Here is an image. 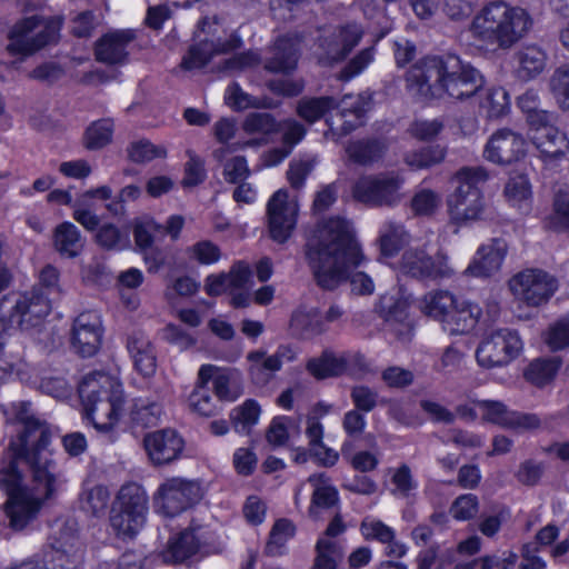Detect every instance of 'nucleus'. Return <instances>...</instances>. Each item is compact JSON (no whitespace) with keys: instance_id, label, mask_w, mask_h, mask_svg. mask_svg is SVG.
<instances>
[{"instance_id":"1","label":"nucleus","mask_w":569,"mask_h":569,"mask_svg":"<svg viewBox=\"0 0 569 569\" xmlns=\"http://www.w3.org/2000/svg\"><path fill=\"white\" fill-rule=\"evenodd\" d=\"M16 418L22 429L10 439L0 459V489L8 497L10 526L22 530L57 491L61 473L48 450V423L34 417L26 402L18 405Z\"/></svg>"},{"instance_id":"2","label":"nucleus","mask_w":569,"mask_h":569,"mask_svg":"<svg viewBox=\"0 0 569 569\" xmlns=\"http://www.w3.org/2000/svg\"><path fill=\"white\" fill-rule=\"evenodd\" d=\"M305 258L319 287L333 290L347 279L352 292L371 295L370 276L353 271L366 262L362 249L349 221L331 217L320 221L305 244Z\"/></svg>"},{"instance_id":"3","label":"nucleus","mask_w":569,"mask_h":569,"mask_svg":"<svg viewBox=\"0 0 569 569\" xmlns=\"http://www.w3.org/2000/svg\"><path fill=\"white\" fill-rule=\"evenodd\" d=\"M409 90L421 98L453 100L472 97L482 86V77L456 54L430 57L415 64L407 74Z\"/></svg>"},{"instance_id":"4","label":"nucleus","mask_w":569,"mask_h":569,"mask_svg":"<svg viewBox=\"0 0 569 569\" xmlns=\"http://www.w3.org/2000/svg\"><path fill=\"white\" fill-rule=\"evenodd\" d=\"M532 26L533 19L525 8L495 0L475 16L470 32L473 40L489 51L509 50Z\"/></svg>"},{"instance_id":"5","label":"nucleus","mask_w":569,"mask_h":569,"mask_svg":"<svg viewBox=\"0 0 569 569\" xmlns=\"http://www.w3.org/2000/svg\"><path fill=\"white\" fill-rule=\"evenodd\" d=\"M62 19L33 14L16 21L7 32L6 51L21 59L32 57L60 38Z\"/></svg>"},{"instance_id":"6","label":"nucleus","mask_w":569,"mask_h":569,"mask_svg":"<svg viewBox=\"0 0 569 569\" xmlns=\"http://www.w3.org/2000/svg\"><path fill=\"white\" fill-rule=\"evenodd\" d=\"M487 179L488 173L482 167H465L455 174L458 186L447 198L448 213L453 222L466 224L481 218L485 203L478 184Z\"/></svg>"},{"instance_id":"7","label":"nucleus","mask_w":569,"mask_h":569,"mask_svg":"<svg viewBox=\"0 0 569 569\" xmlns=\"http://www.w3.org/2000/svg\"><path fill=\"white\" fill-rule=\"evenodd\" d=\"M203 497L201 483L181 477L166 479L153 496L154 509L163 517H176L198 503Z\"/></svg>"},{"instance_id":"8","label":"nucleus","mask_w":569,"mask_h":569,"mask_svg":"<svg viewBox=\"0 0 569 569\" xmlns=\"http://www.w3.org/2000/svg\"><path fill=\"white\" fill-rule=\"evenodd\" d=\"M508 286L516 300L539 307L550 300L559 283L555 276L543 269L527 268L512 276Z\"/></svg>"},{"instance_id":"9","label":"nucleus","mask_w":569,"mask_h":569,"mask_svg":"<svg viewBox=\"0 0 569 569\" xmlns=\"http://www.w3.org/2000/svg\"><path fill=\"white\" fill-rule=\"evenodd\" d=\"M403 179L395 172L361 177L353 187V197L372 207L396 206L401 200Z\"/></svg>"},{"instance_id":"10","label":"nucleus","mask_w":569,"mask_h":569,"mask_svg":"<svg viewBox=\"0 0 569 569\" xmlns=\"http://www.w3.org/2000/svg\"><path fill=\"white\" fill-rule=\"evenodd\" d=\"M400 270L417 279H447L455 274L445 250L430 254L425 247L407 249L401 257Z\"/></svg>"},{"instance_id":"11","label":"nucleus","mask_w":569,"mask_h":569,"mask_svg":"<svg viewBox=\"0 0 569 569\" xmlns=\"http://www.w3.org/2000/svg\"><path fill=\"white\" fill-rule=\"evenodd\" d=\"M522 349V341L517 332L499 329L486 336L476 350V359L483 368L508 365Z\"/></svg>"},{"instance_id":"12","label":"nucleus","mask_w":569,"mask_h":569,"mask_svg":"<svg viewBox=\"0 0 569 569\" xmlns=\"http://www.w3.org/2000/svg\"><path fill=\"white\" fill-rule=\"evenodd\" d=\"M363 30L358 23L338 26L325 32L318 40L319 63L331 66L342 61L359 44Z\"/></svg>"},{"instance_id":"13","label":"nucleus","mask_w":569,"mask_h":569,"mask_svg":"<svg viewBox=\"0 0 569 569\" xmlns=\"http://www.w3.org/2000/svg\"><path fill=\"white\" fill-rule=\"evenodd\" d=\"M213 541V532L206 527L190 526L171 537L159 557L164 563H181L199 552H208Z\"/></svg>"},{"instance_id":"14","label":"nucleus","mask_w":569,"mask_h":569,"mask_svg":"<svg viewBox=\"0 0 569 569\" xmlns=\"http://www.w3.org/2000/svg\"><path fill=\"white\" fill-rule=\"evenodd\" d=\"M299 212L298 202L290 199L288 191H276L267 203L268 227L271 238L279 242H286L292 234Z\"/></svg>"},{"instance_id":"15","label":"nucleus","mask_w":569,"mask_h":569,"mask_svg":"<svg viewBox=\"0 0 569 569\" xmlns=\"http://www.w3.org/2000/svg\"><path fill=\"white\" fill-rule=\"evenodd\" d=\"M51 310L48 293L40 288H33L17 296L8 321L22 330L37 327Z\"/></svg>"},{"instance_id":"16","label":"nucleus","mask_w":569,"mask_h":569,"mask_svg":"<svg viewBox=\"0 0 569 569\" xmlns=\"http://www.w3.org/2000/svg\"><path fill=\"white\" fill-rule=\"evenodd\" d=\"M103 328L100 315L96 311L80 313L71 330V346L81 357H92L102 342Z\"/></svg>"},{"instance_id":"17","label":"nucleus","mask_w":569,"mask_h":569,"mask_svg":"<svg viewBox=\"0 0 569 569\" xmlns=\"http://www.w3.org/2000/svg\"><path fill=\"white\" fill-rule=\"evenodd\" d=\"M556 120L557 116L553 113L547 121L530 128L532 142L545 162L560 160L569 152V138L555 126Z\"/></svg>"},{"instance_id":"18","label":"nucleus","mask_w":569,"mask_h":569,"mask_svg":"<svg viewBox=\"0 0 569 569\" xmlns=\"http://www.w3.org/2000/svg\"><path fill=\"white\" fill-rule=\"evenodd\" d=\"M77 532V523L73 520L63 522L53 531L51 547L54 550L53 559L59 567L68 563V569H76L82 563L84 549Z\"/></svg>"},{"instance_id":"19","label":"nucleus","mask_w":569,"mask_h":569,"mask_svg":"<svg viewBox=\"0 0 569 569\" xmlns=\"http://www.w3.org/2000/svg\"><path fill=\"white\" fill-rule=\"evenodd\" d=\"M136 38V31L132 29L107 32L96 42V59L110 66L126 64L129 61L130 47Z\"/></svg>"},{"instance_id":"20","label":"nucleus","mask_w":569,"mask_h":569,"mask_svg":"<svg viewBox=\"0 0 569 569\" xmlns=\"http://www.w3.org/2000/svg\"><path fill=\"white\" fill-rule=\"evenodd\" d=\"M84 416L100 432H109L118 422L122 405V390H113L103 397L82 402Z\"/></svg>"},{"instance_id":"21","label":"nucleus","mask_w":569,"mask_h":569,"mask_svg":"<svg viewBox=\"0 0 569 569\" xmlns=\"http://www.w3.org/2000/svg\"><path fill=\"white\" fill-rule=\"evenodd\" d=\"M526 153V140L517 132L500 129L489 138L483 156L497 164H509L519 160Z\"/></svg>"},{"instance_id":"22","label":"nucleus","mask_w":569,"mask_h":569,"mask_svg":"<svg viewBox=\"0 0 569 569\" xmlns=\"http://www.w3.org/2000/svg\"><path fill=\"white\" fill-rule=\"evenodd\" d=\"M507 252L508 244L503 239H491L477 249L463 273L476 278L491 277L501 269Z\"/></svg>"},{"instance_id":"23","label":"nucleus","mask_w":569,"mask_h":569,"mask_svg":"<svg viewBox=\"0 0 569 569\" xmlns=\"http://www.w3.org/2000/svg\"><path fill=\"white\" fill-rule=\"evenodd\" d=\"M144 448L154 465H167L178 459L183 449V440L171 429L148 433Z\"/></svg>"},{"instance_id":"24","label":"nucleus","mask_w":569,"mask_h":569,"mask_svg":"<svg viewBox=\"0 0 569 569\" xmlns=\"http://www.w3.org/2000/svg\"><path fill=\"white\" fill-rule=\"evenodd\" d=\"M242 46L240 36H233L227 42L198 41L190 46L183 56L180 67L183 70H196L203 68L214 56L229 53Z\"/></svg>"},{"instance_id":"25","label":"nucleus","mask_w":569,"mask_h":569,"mask_svg":"<svg viewBox=\"0 0 569 569\" xmlns=\"http://www.w3.org/2000/svg\"><path fill=\"white\" fill-rule=\"evenodd\" d=\"M307 481L313 489L308 515L318 520L321 511L331 509L339 502V493L331 479L323 472L311 475Z\"/></svg>"},{"instance_id":"26","label":"nucleus","mask_w":569,"mask_h":569,"mask_svg":"<svg viewBox=\"0 0 569 569\" xmlns=\"http://www.w3.org/2000/svg\"><path fill=\"white\" fill-rule=\"evenodd\" d=\"M299 59L298 42L291 38L277 39L264 60V69L274 73H290L297 68Z\"/></svg>"},{"instance_id":"27","label":"nucleus","mask_w":569,"mask_h":569,"mask_svg":"<svg viewBox=\"0 0 569 569\" xmlns=\"http://www.w3.org/2000/svg\"><path fill=\"white\" fill-rule=\"evenodd\" d=\"M250 276V267L239 261L227 273L222 272L207 277L206 291L210 296H220L228 291L241 289L248 282Z\"/></svg>"},{"instance_id":"28","label":"nucleus","mask_w":569,"mask_h":569,"mask_svg":"<svg viewBox=\"0 0 569 569\" xmlns=\"http://www.w3.org/2000/svg\"><path fill=\"white\" fill-rule=\"evenodd\" d=\"M409 296L398 290L380 297L377 306L378 312L389 326L400 325L405 331L410 330L408 320Z\"/></svg>"},{"instance_id":"29","label":"nucleus","mask_w":569,"mask_h":569,"mask_svg":"<svg viewBox=\"0 0 569 569\" xmlns=\"http://www.w3.org/2000/svg\"><path fill=\"white\" fill-rule=\"evenodd\" d=\"M448 318H445L442 328L449 335H467L478 323L481 310L477 305L459 300L452 308Z\"/></svg>"},{"instance_id":"30","label":"nucleus","mask_w":569,"mask_h":569,"mask_svg":"<svg viewBox=\"0 0 569 569\" xmlns=\"http://www.w3.org/2000/svg\"><path fill=\"white\" fill-rule=\"evenodd\" d=\"M127 348L136 369L144 377L156 371L157 358L153 346L142 332H134L128 338Z\"/></svg>"},{"instance_id":"31","label":"nucleus","mask_w":569,"mask_h":569,"mask_svg":"<svg viewBox=\"0 0 569 569\" xmlns=\"http://www.w3.org/2000/svg\"><path fill=\"white\" fill-rule=\"evenodd\" d=\"M561 365V358L558 356L536 358L525 368L523 378L537 388H545L555 380Z\"/></svg>"},{"instance_id":"32","label":"nucleus","mask_w":569,"mask_h":569,"mask_svg":"<svg viewBox=\"0 0 569 569\" xmlns=\"http://www.w3.org/2000/svg\"><path fill=\"white\" fill-rule=\"evenodd\" d=\"M517 77L529 81L538 77L546 68L547 53L538 46L530 44L522 47L516 53Z\"/></svg>"},{"instance_id":"33","label":"nucleus","mask_w":569,"mask_h":569,"mask_svg":"<svg viewBox=\"0 0 569 569\" xmlns=\"http://www.w3.org/2000/svg\"><path fill=\"white\" fill-rule=\"evenodd\" d=\"M232 151L231 147L226 146L216 149L212 154L222 164V176L226 182L237 184L246 181L250 177L251 170L244 156L227 158V154Z\"/></svg>"},{"instance_id":"34","label":"nucleus","mask_w":569,"mask_h":569,"mask_svg":"<svg viewBox=\"0 0 569 569\" xmlns=\"http://www.w3.org/2000/svg\"><path fill=\"white\" fill-rule=\"evenodd\" d=\"M458 299L453 293L448 290H433L426 293L420 301L421 311L441 322L448 318L450 311L457 306Z\"/></svg>"},{"instance_id":"35","label":"nucleus","mask_w":569,"mask_h":569,"mask_svg":"<svg viewBox=\"0 0 569 569\" xmlns=\"http://www.w3.org/2000/svg\"><path fill=\"white\" fill-rule=\"evenodd\" d=\"M306 436L309 440L310 453L325 467H332L338 461L339 455L333 449L327 448L323 442V426L315 417L307 419Z\"/></svg>"},{"instance_id":"36","label":"nucleus","mask_w":569,"mask_h":569,"mask_svg":"<svg viewBox=\"0 0 569 569\" xmlns=\"http://www.w3.org/2000/svg\"><path fill=\"white\" fill-rule=\"evenodd\" d=\"M80 230L71 222L58 224L53 231V247L63 257L76 258L83 249Z\"/></svg>"},{"instance_id":"37","label":"nucleus","mask_w":569,"mask_h":569,"mask_svg":"<svg viewBox=\"0 0 569 569\" xmlns=\"http://www.w3.org/2000/svg\"><path fill=\"white\" fill-rule=\"evenodd\" d=\"M120 383L111 376L96 371L83 377L79 385V397L81 402L103 397L113 390H120Z\"/></svg>"},{"instance_id":"38","label":"nucleus","mask_w":569,"mask_h":569,"mask_svg":"<svg viewBox=\"0 0 569 569\" xmlns=\"http://www.w3.org/2000/svg\"><path fill=\"white\" fill-rule=\"evenodd\" d=\"M114 508L129 511L136 517L146 519L148 513V496L138 483L131 482L121 487Z\"/></svg>"},{"instance_id":"39","label":"nucleus","mask_w":569,"mask_h":569,"mask_svg":"<svg viewBox=\"0 0 569 569\" xmlns=\"http://www.w3.org/2000/svg\"><path fill=\"white\" fill-rule=\"evenodd\" d=\"M368 106L369 100L362 94H347L339 103L336 102V107L339 108L340 116L343 119V133H349L361 124V119L365 116Z\"/></svg>"},{"instance_id":"40","label":"nucleus","mask_w":569,"mask_h":569,"mask_svg":"<svg viewBox=\"0 0 569 569\" xmlns=\"http://www.w3.org/2000/svg\"><path fill=\"white\" fill-rule=\"evenodd\" d=\"M249 361V375L256 385L268 383L273 375L281 369L279 361L273 355L268 356L264 351L256 350L247 355Z\"/></svg>"},{"instance_id":"41","label":"nucleus","mask_w":569,"mask_h":569,"mask_svg":"<svg viewBox=\"0 0 569 569\" xmlns=\"http://www.w3.org/2000/svg\"><path fill=\"white\" fill-rule=\"evenodd\" d=\"M347 360L342 355L325 351L320 357L308 361L307 370L317 379L340 376L347 372Z\"/></svg>"},{"instance_id":"42","label":"nucleus","mask_w":569,"mask_h":569,"mask_svg":"<svg viewBox=\"0 0 569 569\" xmlns=\"http://www.w3.org/2000/svg\"><path fill=\"white\" fill-rule=\"evenodd\" d=\"M408 240L409 236L401 223L388 221L380 228L379 246L386 257L397 254Z\"/></svg>"},{"instance_id":"43","label":"nucleus","mask_w":569,"mask_h":569,"mask_svg":"<svg viewBox=\"0 0 569 569\" xmlns=\"http://www.w3.org/2000/svg\"><path fill=\"white\" fill-rule=\"evenodd\" d=\"M291 329L301 338L308 339L326 331V325L320 313L312 309L296 311L290 321Z\"/></svg>"},{"instance_id":"44","label":"nucleus","mask_w":569,"mask_h":569,"mask_svg":"<svg viewBox=\"0 0 569 569\" xmlns=\"http://www.w3.org/2000/svg\"><path fill=\"white\" fill-rule=\"evenodd\" d=\"M316 552L312 569H337L345 549L338 540L319 538L316 543Z\"/></svg>"},{"instance_id":"45","label":"nucleus","mask_w":569,"mask_h":569,"mask_svg":"<svg viewBox=\"0 0 569 569\" xmlns=\"http://www.w3.org/2000/svg\"><path fill=\"white\" fill-rule=\"evenodd\" d=\"M163 413V405L159 399L139 398L131 412L132 420L141 427L156 426Z\"/></svg>"},{"instance_id":"46","label":"nucleus","mask_w":569,"mask_h":569,"mask_svg":"<svg viewBox=\"0 0 569 569\" xmlns=\"http://www.w3.org/2000/svg\"><path fill=\"white\" fill-rule=\"evenodd\" d=\"M385 144L378 140H360L350 142L346 152L350 160L359 164H368L381 158Z\"/></svg>"},{"instance_id":"47","label":"nucleus","mask_w":569,"mask_h":569,"mask_svg":"<svg viewBox=\"0 0 569 569\" xmlns=\"http://www.w3.org/2000/svg\"><path fill=\"white\" fill-rule=\"evenodd\" d=\"M113 127L111 119H100L92 122L84 131L83 146L88 150L104 148L112 140Z\"/></svg>"},{"instance_id":"48","label":"nucleus","mask_w":569,"mask_h":569,"mask_svg":"<svg viewBox=\"0 0 569 569\" xmlns=\"http://www.w3.org/2000/svg\"><path fill=\"white\" fill-rule=\"evenodd\" d=\"M335 107L332 97L303 98L297 104V113L305 121L315 123Z\"/></svg>"},{"instance_id":"49","label":"nucleus","mask_w":569,"mask_h":569,"mask_svg":"<svg viewBox=\"0 0 569 569\" xmlns=\"http://www.w3.org/2000/svg\"><path fill=\"white\" fill-rule=\"evenodd\" d=\"M242 130L250 136H269L279 132V122L268 112H250L246 116Z\"/></svg>"},{"instance_id":"50","label":"nucleus","mask_w":569,"mask_h":569,"mask_svg":"<svg viewBox=\"0 0 569 569\" xmlns=\"http://www.w3.org/2000/svg\"><path fill=\"white\" fill-rule=\"evenodd\" d=\"M295 532L296 527L290 520H278L270 531L269 540L266 546L267 555L272 557L282 555L286 543L295 536Z\"/></svg>"},{"instance_id":"51","label":"nucleus","mask_w":569,"mask_h":569,"mask_svg":"<svg viewBox=\"0 0 569 569\" xmlns=\"http://www.w3.org/2000/svg\"><path fill=\"white\" fill-rule=\"evenodd\" d=\"M146 519L136 517V515L121 510L112 509L110 525L119 537L132 538L143 527Z\"/></svg>"},{"instance_id":"52","label":"nucleus","mask_w":569,"mask_h":569,"mask_svg":"<svg viewBox=\"0 0 569 569\" xmlns=\"http://www.w3.org/2000/svg\"><path fill=\"white\" fill-rule=\"evenodd\" d=\"M539 94L535 90H527L518 98V107L527 114V122L529 127L541 124L553 114L552 112L539 108Z\"/></svg>"},{"instance_id":"53","label":"nucleus","mask_w":569,"mask_h":569,"mask_svg":"<svg viewBox=\"0 0 569 569\" xmlns=\"http://www.w3.org/2000/svg\"><path fill=\"white\" fill-rule=\"evenodd\" d=\"M549 89L562 110H569V64L557 68L550 79Z\"/></svg>"},{"instance_id":"54","label":"nucleus","mask_w":569,"mask_h":569,"mask_svg":"<svg viewBox=\"0 0 569 569\" xmlns=\"http://www.w3.org/2000/svg\"><path fill=\"white\" fill-rule=\"evenodd\" d=\"M509 94L501 87L488 89L480 104L489 118L505 116L509 110Z\"/></svg>"},{"instance_id":"55","label":"nucleus","mask_w":569,"mask_h":569,"mask_svg":"<svg viewBox=\"0 0 569 569\" xmlns=\"http://www.w3.org/2000/svg\"><path fill=\"white\" fill-rule=\"evenodd\" d=\"M110 499L109 490L103 486H94L81 496V508L92 516L104 515Z\"/></svg>"},{"instance_id":"56","label":"nucleus","mask_w":569,"mask_h":569,"mask_svg":"<svg viewBox=\"0 0 569 569\" xmlns=\"http://www.w3.org/2000/svg\"><path fill=\"white\" fill-rule=\"evenodd\" d=\"M445 159V150L439 146L426 147L419 150L407 152L405 162L413 169H425Z\"/></svg>"},{"instance_id":"57","label":"nucleus","mask_w":569,"mask_h":569,"mask_svg":"<svg viewBox=\"0 0 569 569\" xmlns=\"http://www.w3.org/2000/svg\"><path fill=\"white\" fill-rule=\"evenodd\" d=\"M227 103L236 109L242 110L247 108H271L272 104L268 99H260L246 93L237 83L228 87L226 91Z\"/></svg>"},{"instance_id":"58","label":"nucleus","mask_w":569,"mask_h":569,"mask_svg":"<svg viewBox=\"0 0 569 569\" xmlns=\"http://www.w3.org/2000/svg\"><path fill=\"white\" fill-rule=\"evenodd\" d=\"M260 408L254 400H247L231 411V420L239 432H248L258 422Z\"/></svg>"},{"instance_id":"59","label":"nucleus","mask_w":569,"mask_h":569,"mask_svg":"<svg viewBox=\"0 0 569 569\" xmlns=\"http://www.w3.org/2000/svg\"><path fill=\"white\" fill-rule=\"evenodd\" d=\"M236 32L226 34V30L218 17H206L198 23V38L200 41L227 42Z\"/></svg>"},{"instance_id":"60","label":"nucleus","mask_w":569,"mask_h":569,"mask_svg":"<svg viewBox=\"0 0 569 569\" xmlns=\"http://www.w3.org/2000/svg\"><path fill=\"white\" fill-rule=\"evenodd\" d=\"M99 246L107 250H123L129 246L127 233H122L118 227L112 223L103 224L96 234Z\"/></svg>"},{"instance_id":"61","label":"nucleus","mask_w":569,"mask_h":569,"mask_svg":"<svg viewBox=\"0 0 569 569\" xmlns=\"http://www.w3.org/2000/svg\"><path fill=\"white\" fill-rule=\"evenodd\" d=\"M542 427V420L539 415L533 412H522L511 410L509 419L505 420V428L516 432H533Z\"/></svg>"},{"instance_id":"62","label":"nucleus","mask_w":569,"mask_h":569,"mask_svg":"<svg viewBox=\"0 0 569 569\" xmlns=\"http://www.w3.org/2000/svg\"><path fill=\"white\" fill-rule=\"evenodd\" d=\"M545 342L552 351L569 347V317H562L549 326Z\"/></svg>"},{"instance_id":"63","label":"nucleus","mask_w":569,"mask_h":569,"mask_svg":"<svg viewBox=\"0 0 569 569\" xmlns=\"http://www.w3.org/2000/svg\"><path fill=\"white\" fill-rule=\"evenodd\" d=\"M550 229L562 230L569 228V191H559L553 202V213L548 218Z\"/></svg>"},{"instance_id":"64","label":"nucleus","mask_w":569,"mask_h":569,"mask_svg":"<svg viewBox=\"0 0 569 569\" xmlns=\"http://www.w3.org/2000/svg\"><path fill=\"white\" fill-rule=\"evenodd\" d=\"M452 559V551L446 550L439 555L438 546H430L419 552L417 557L418 569H442Z\"/></svg>"}]
</instances>
